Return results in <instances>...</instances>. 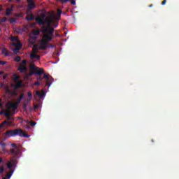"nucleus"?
Here are the masks:
<instances>
[{
	"instance_id": "obj_1",
	"label": "nucleus",
	"mask_w": 179,
	"mask_h": 179,
	"mask_svg": "<svg viewBox=\"0 0 179 179\" xmlns=\"http://www.w3.org/2000/svg\"><path fill=\"white\" fill-rule=\"evenodd\" d=\"M52 15H48L45 17L43 20V26L42 27V32L43 33V40L45 43L51 41L52 37H54V27H52Z\"/></svg>"
},
{
	"instance_id": "obj_2",
	"label": "nucleus",
	"mask_w": 179,
	"mask_h": 179,
	"mask_svg": "<svg viewBox=\"0 0 179 179\" xmlns=\"http://www.w3.org/2000/svg\"><path fill=\"white\" fill-rule=\"evenodd\" d=\"M30 71L27 74V76H33V75H38L36 79L38 81L41 82L44 78L41 76L44 73V69L37 67L34 64H29Z\"/></svg>"
},
{
	"instance_id": "obj_3",
	"label": "nucleus",
	"mask_w": 179,
	"mask_h": 179,
	"mask_svg": "<svg viewBox=\"0 0 179 179\" xmlns=\"http://www.w3.org/2000/svg\"><path fill=\"white\" fill-rule=\"evenodd\" d=\"M5 135L8 136V138H12V136H16L17 135L21 137L24 136V138H30V136L24 133L20 128L8 130L5 133Z\"/></svg>"
},
{
	"instance_id": "obj_4",
	"label": "nucleus",
	"mask_w": 179,
	"mask_h": 179,
	"mask_svg": "<svg viewBox=\"0 0 179 179\" xmlns=\"http://www.w3.org/2000/svg\"><path fill=\"white\" fill-rule=\"evenodd\" d=\"M11 146L12 148H15V149H10V153L13 155L14 157L18 158L19 154L20 153V151H19V148H17V145H16L15 143H11Z\"/></svg>"
},
{
	"instance_id": "obj_5",
	"label": "nucleus",
	"mask_w": 179,
	"mask_h": 179,
	"mask_svg": "<svg viewBox=\"0 0 179 179\" xmlns=\"http://www.w3.org/2000/svg\"><path fill=\"white\" fill-rule=\"evenodd\" d=\"M45 19V13H41L40 15V17H38L36 18V21L39 24V26H41V24L43 26H44Z\"/></svg>"
},
{
	"instance_id": "obj_6",
	"label": "nucleus",
	"mask_w": 179,
	"mask_h": 179,
	"mask_svg": "<svg viewBox=\"0 0 179 179\" xmlns=\"http://www.w3.org/2000/svg\"><path fill=\"white\" fill-rule=\"evenodd\" d=\"M44 96H45V92H44V90L36 91V94L34 95V99L35 100H37V97H39V99H43Z\"/></svg>"
},
{
	"instance_id": "obj_7",
	"label": "nucleus",
	"mask_w": 179,
	"mask_h": 179,
	"mask_svg": "<svg viewBox=\"0 0 179 179\" xmlns=\"http://www.w3.org/2000/svg\"><path fill=\"white\" fill-rule=\"evenodd\" d=\"M0 115H5L8 118V120H10V118H11L10 117V110H6L5 109H3V110H1Z\"/></svg>"
},
{
	"instance_id": "obj_8",
	"label": "nucleus",
	"mask_w": 179,
	"mask_h": 179,
	"mask_svg": "<svg viewBox=\"0 0 179 179\" xmlns=\"http://www.w3.org/2000/svg\"><path fill=\"white\" fill-rule=\"evenodd\" d=\"M18 105L19 104L16 102L13 103H6V107L8 108H13V110L15 111L16 110V108H17Z\"/></svg>"
},
{
	"instance_id": "obj_9",
	"label": "nucleus",
	"mask_w": 179,
	"mask_h": 179,
	"mask_svg": "<svg viewBox=\"0 0 179 179\" xmlns=\"http://www.w3.org/2000/svg\"><path fill=\"white\" fill-rule=\"evenodd\" d=\"M14 83V89H20L23 86V81L22 80H19L18 81H15Z\"/></svg>"
},
{
	"instance_id": "obj_10",
	"label": "nucleus",
	"mask_w": 179,
	"mask_h": 179,
	"mask_svg": "<svg viewBox=\"0 0 179 179\" xmlns=\"http://www.w3.org/2000/svg\"><path fill=\"white\" fill-rule=\"evenodd\" d=\"M14 47L15 48L13 49V51L16 52L17 51H19L20 48H22V43L20 42H18L17 43H13Z\"/></svg>"
},
{
	"instance_id": "obj_11",
	"label": "nucleus",
	"mask_w": 179,
	"mask_h": 179,
	"mask_svg": "<svg viewBox=\"0 0 179 179\" xmlns=\"http://www.w3.org/2000/svg\"><path fill=\"white\" fill-rule=\"evenodd\" d=\"M36 54L37 52H33V53L30 55V57L31 58V59H40V55H38Z\"/></svg>"
},
{
	"instance_id": "obj_12",
	"label": "nucleus",
	"mask_w": 179,
	"mask_h": 179,
	"mask_svg": "<svg viewBox=\"0 0 179 179\" xmlns=\"http://www.w3.org/2000/svg\"><path fill=\"white\" fill-rule=\"evenodd\" d=\"M17 71H19L21 73H27V67H23V68H18Z\"/></svg>"
},
{
	"instance_id": "obj_13",
	"label": "nucleus",
	"mask_w": 179,
	"mask_h": 179,
	"mask_svg": "<svg viewBox=\"0 0 179 179\" xmlns=\"http://www.w3.org/2000/svg\"><path fill=\"white\" fill-rule=\"evenodd\" d=\"M43 30H40L39 29H33L32 30V34L33 36H39L40 31H42Z\"/></svg>"
},
{
	"instance_id": "obj_14",
	"label": "nucleus",
	"mask_w": 179,
	"mask_h": 179,
	"mask_svg": "<svg viewBox=\"0 0 179 179\" xmlns=\"http://www.w3.org/2000/svg\"><path fill=\"white\" fill-rule=\"evenodd\" d=\"M29 103H30V101H27V99H25V101L22 104V107H23L24 111H26V110H27V106H29Z\"/></svg>"
},
{
	"instance_id": "obj_15",
	"label": "nucleus",
	"mask_w": 179,
	"mask_h": 179,
	"mask_svg": "<svg viewBox=\"0 0 179 179\" xmlns=\"http://www.w3.org/2000/svg\"><path fill=\"white\" fill-rule=\"evenodd\" d=\"M27 8L29 10L34 9V8H36V3H34V1L29 3L27 6Z\"/></svg>"
},
{
	"instance_id": "obj_16",
	"label": "nucleus",
	"mask_w": 179,
	"mask_h": 179,
	"mask_svg": "<svg viewBox=\"0 0 179 179\" xmlns=\"http://www.w3.org/2000/svg\"><path fill=\"white\" fill-rule=\"evenodd\" d=\"M52 82H54V78L49 77L48 81H46V85L49 87L51 86Z\"/></svg>"
},
{
	"instance_id": "obj_17",
	"label": "nucleus",
	"mask_w": 179,
	"mask_h": 179,
	"mask_svg": "<svg viewBox=\"0 0 179 179\" xmlns=\"http://www.w3.org/2000/svg\"><path fill=\"white\" fill-rule=\"evenodd\" d=\"M25 19L26 20H28V22H30L34 19V15H33V14L29 15L25 17Z\"/></svg>"
},
{
	"instance_id": "obj_18",
	"label": "nucleus",
	"mask_w": 179,
	"mask_h": 179,
	"mask_svg": "<svg viewBox=\"0 0 179 179\" xmlns=\"http://www.w3.org/2000/svg\"><path fill=\"white\" fill-rule=\"evenodd\" d=\"M37 40V38L36 36H30L29 41L31 44H34V43H36V41Z\"/></svg>"
},
{
	"instance_id": "obj_19",
	"label": "nucleus",
	"mask_w": 179,
	"mask_h": 179,
	"mask_svg": "<svg viewBox=\"0 0 179 179\" xmlns=\"http://www.w3.org/2000/svg\"><path fill=\"white\" fill-rule=\"evenodd\" d=\"M32 50H33V52L38 53V50H40V47H38V45H34Z\"/></svg>"
},
{
	"instance_id": "obj_20",
	"label": "nucleus",
	"mask_w": 179,
	"mask_h": 179,
	"mask_svg": "<svg viewBox=\"0 0 179 179\" xmlns=\"http://www.w3.org/2000/svg\"><path fill=\"white\" fill-rule=\"evenodd\" d=\"M23 97H24V94H21L20 96H19V98L17 99L15 103H17V104H20V101H22V99H23Z\"/></svg>"
},
{
	"instance_id": "obj_21",
	"label": "nucleus",
	"mask_w": 179,
	"mask_h": 179,
	"mask_svg": "<svg viewBox=\"0 0 179 179\" xmlns=\"http://www.w3.org/2000/svg\"><path fill=\"white\" fill-rule=\"evenodd\" d=\"M27 96L29 99H27V101H31V99H33V94H31V92H27Z\"/></svg>"
},
{
	"instance_id": "obj_22",
	"label": "nucleus",
	"mask_w": 179,
	"mask_h": 179,
	"mask_svg": "<svg viewBox=\"0 0 179 179\" xmlns=\"http://www.w3.org/2000/svg\"><path fill=\"white\" fill-rule=\"evenodd\" d=\"M13 10V8H6V16H9V15H10V12H12Z\"/></svg>"
},
{
	"instance_id": "obj_23",
	"label": "nucleus",
	"mask_w": 179,
	"mask_h": 179,
	"mask_svg": "<svg viewBox=\"0 0 179 179\" xmlns=\"http://www.w3.org/2000/svg\"><path fill=\"white\" fill-rule=\"evenodd\" d=\"M51 76H50V74H48V73H44L43 74V78L44 79H46V82L47 81H48V80H50V78Z\"/></svg>"
},
{
	"instance_id": "obj_24",
	"label": "nucleus",
	"mask_w": 179,
	"mask_h": 179,
	"mask_svg": "<svg viewBox=\"0 0 179 179\" xmlns=\"http://www.w3.org/2000/svg\"><path fill=\"white\" fill-rule=\"evenodd\" d=\"M3 54H4V55H6V57H8V55H9V51L7 50L6 48H3Z\"/></svg>"
},
{
	"instance_id": "obj_25",
	"label": "nucleus",
	"mask_w": 179,
	"mask_h": 179,
	"mask_svg": "<svg viewBox=\"0 0 179 179\" xmlns=\"http://www.w3.org/2000/svg\"><path fill=\"white\" fill-rule=\"evenodd\" d=\"M7 167L9 169H12V167H13V164H12V162L8 161L7 162Z\"/></svg>"
},
{
	"instance_id": "obj_26",
	"label": "nucleus",
	"mask_w": 179,
	"mask_h": 179,
	"mask_svg": "<svg viewBox=\"0 0 179 179\" xmlns=\"http://www.w3.org/2000/svg\"><path fill=\"white\" fill-rule=\"evenodd\" d=\"M21 59L22 58H20V56H17L15 57L14 61H15V62H20Z\"/></svg>"
},
{
	"instance_id": "obj_27",
	"label": "nucleus",
	"mask_w": 179,
	"mask_h": 179,
	"mask_svg": "<svg viewBox=\"0 0 179 179\" xmlns=\"http://www.w3.org/2000/svg\"><path fill=\"white\" fill-rule=\"evenodd\" d=\"M3 125H5V124H7V125H9V124H10V122H9V119L7 118V120H4L2 122Z\"/></svg>"
},
{
	"instance_id": "obj_28",
	"label": "nucleus",
	"mask_w": 179,
	"mask_h": 179,
	"mask_svg": "<svg viewBox=\"0 0 179 179\" xmlns=\"http://www.w3.org/2000/svg\"><path fill=\"white\" fill-rule=\"evenodd\" d=\"M6 20H8V18L6 17H4L0 19V23H4V22H6Z\"/></svg>"
},
{
	"instance_id": "obj_29",
	"label": "nucleus",
	"mask_w": 179,
	"mask_h": 179,
	"mask_svg": "<svg viewBox=\"0 0 179 179\" xmlns=\"http://www.w3.org/2000/svg\"><path fill=\"white\" fill-rule=\"evenodd\" d=\"M9 21H10V23H15L16 22V18L11 17V18H10Z\"/></svg>"
},
{
	"instance_id": "obj_30",
	"label": "nucleus",
	"mask_w": 179,
	"mask_h": 179,
	"mask_svg": "<svg viewBox=\"0 0 179 179\" xmlns=\"http://www.w3.org/2000/svg\"><path fill=\"white\" fill-rule=\"evenodd\" d=\"M19 80V76L15 75L14 76V82H17Z\"/></svg>"
},
{
	"instance_id": "obj_31",
	"label": "nucleus",
	"mask_w": 179,
	"mask_h": 179,
	"mask_svg": "<svg viewBox=\"0 0 179 179\" xmlns=\"http://www.w3.org/2000/svg\"><path fill=\"white\" fill-rule=\"evenodd\" d=\"M4 171H5V169L3 166H0V174H3Z\"/></svg>"
},
{
	"instance_id": "obj_32",
	"label": "nucleus",
	"mask_w": 179,
	"mask_h": 179,
	"mask_svg": "<svg viewBox=\"0 0 179 179\" xmlns=\"http://www.w3.org/2000/svg\"><path fill=\"white\" fill-rule=\"evenodd\" d=\"M48 47H49V48H55V45H54L52 43H49Z\"/></svg>"
},
{
	"instance_id": "obj_33",
	"label": "nucleus",
	"mask_w": 179,
	"mask_h": 179,
	"mask_svg": "<svg viewBox=\"0 0 179 179\" xmlns=\"http://www.w3.org/2000/svg\"><path fill=\"white\" fill-rule=\"evenodd\" d=\"M21 64L24 65L26 66V65L27 64V60L24 59L22 62Z\"/></svg>"
},
{
	"instance_id": "obj_34",
	"label": "nucleus",
	"mask_w": 179,
	"mask_h": 179,
	"mask_svg": "<svg viewBox=\"0 0 179 179\" xmlns=\"http://www.w3.org/2000/svg\"><path fill=\"white\" fill-rule=\"evenodd\" d=\"M51 27H53L54 30H55V28L58 27V24H54L53 25L52 24Z\"/></svg>"
},
{
	"instance_id": "obj_35",
	"label": "nucleus",
	"mask_w": 179,
	"mask_h": 179,
	"mask_svg": "<svg viewBox=\"0 0 179 179\" xmlns=\"http://www.w3.org/2000/svg\"><path fill=\"white\" fill-rule=\"evenodd\" d=\"M29 124L31 125V127H34V125H36L37 122L31 121V122H29Z\"/></svg>"
},
{
	"instance_id": "obj_36",
	"label": "nucleus",
	"mask_w": 179,
	"mask_h": 179,
	"mask_svg": "<svg viewBox=\"0 0 179 179\" xmlns=\"http://www.w3.org/2000/svg\"><path fill=\"white\" fill-rule=\"evenodd\" d=\"M57 15H62V10H61L60 9H58L57 10Z\"/></svg>"
},
{
	"instance_id": "obj_37",
	"label": "nucleus",
	"mask_w": 179,
	"mask_h": 179,
	"mask_svg": "<svg viewBox=\"0 0 179 179\" xmlns=\"http://www.w3.org/2000/svg\"><path fill=\"white\" fill-rule=\"evenodd\" d=\"M6 178H10L12 177V173H8L6 176Z\"/></svg>"
},
{
	"instance_id": "obj_38",
	"label": "nucleus",
	"mask_w": 179,
	"mask_h": 179,
	"mask_svg": "<svg viewBox=\"0 0 179 179\" xmlns=\"http://www.w3.org/2000/svg\"><path fill=\"white\" fill-rule=\"evenodd\" d=\"M6 64V62L0 60V65H5Z\"/></svg>"
},
{
	"instance_id": "obj_39",
	"label": "nucleus",
	"mask_w": 179,
	"mask_h": 179,
	"mask_svg": "<svg viewBox=\"0 0 179 179\" xmlns=\"http://www.w3.org/2000/svg\"><path fill=\"white\" fill-rule=\"evenodd\" d=\"M71 0H62V3H66V2H70Z\"/></svg>"
},
{
	"instance_id": "obj_40",
	"label": "nucleus",
	"mask_w": 179,
	"mask_h": 179,
	"mask_svg": "<svg viewBox=\"0 0 179 179\" xmlns=\"http://www.w3.org/2000/svg\"><path fill=\"white\" fill-rule=\"evenodd\" d=\"M71 5H76V1L75 0H71Z\"/></svg>"
},
{
	"instance_id": "obj_41",
	"label": "nucleus",
	"mask_w": 179,
	"mask_h": 179,
	"mask_svg": "<svg viewBox=\"0 0 179 179\" xmlns=\"http://www.w3.org/2000/svg\"><path fill=\"white\" fill-rule=\"evenodd\" d=\"M34 85H36V86H40V81L37 80L35 82Z\"/></svg>"
},
{
	"instance_id": "obj_42",
	"label": "nucleus",
	"mask_w": 179,
	"mask_h": 179,
	"mask_svg": "<svg viewBox=\"0 0 179 179\" xmlns=\"http://www.w3.org/2000/svg\"><path fill=\"white\" fill-rule=\"evenodd\" d=\"M11 164H16V160L15 159H10Z\"/></svg>"
},
{
	"instance_id": "obj_43",
	"label": "nucleus",
	"mask_w": 179,
	"mask_h": 179,
	"mask_svg": "<svg viewBox=\"0 0 179 179\" xmlns=\"http://www.w3.org/2000/svg\"><path fill=\"white\" fill-rule=\"evenodd\" d=\"M25 67H26V66H24V64H20L18 68H25Z\"/></svg>"
},
{
	"instance_id": "obj_44",
	"label": "nucleus",
	"mask_w": 179,
	"mask_h": 179,
	"mask_svg": "<svg viewBox=\"0 0 179 179\" xmlns=\"http://www.w3.org/2000/svg\"><path fill=\"white\" fill-rule=\"evenodd\" d=\"M34 110H36V108H38V104H35L34 106Z\"/></svg>"
},
{
	"instance_id": "obj_45",
	"label": "nucleus",
	"mask_w": 179,
	"mask_h": 179,
	"mask_svg": "<svg viewBox=\"0 0 179 179\" xmlns=\"http://www.w3.org/2000/svg\"><path fill=\"white\" fill-rule=\"evenodd\" d=\"M34 0H27V2H28V3H31V2H34Z\"/></svg>"
},
{
	"instance_id": "obj_46",
	"label": "nucleus",
	"mask_w": 179,
	"mask_h": 179,
	"mask_svg": "<svg viewBox=\"0 0 179 179\" xmlns=\"http://www.w3.org/2000/svg\"><path fill=\"white\" fill-rule=\"evenodd\" d=\"M6 78H8V75H4V76H3V80L6 79Z\"/></svg>"
},
{
	"instance_id": "obj_47",
	"label": "nucleus",
	"mask_w": 179,
	"mask_h": 179,
	"mask_svg": "<svg viewBox=\"0 0 179 179\" xmlns=\"http://www.w3.org/2000/svg\"><path fill=\"white\" fill-rule=\"evenodd\" d=\"M12 94H14L15 96H17V94L15 92H12Z\"/></svg>"
},
{
	"instance_id": "obj_48",
	"label": "nucleus",
	"mask_w": 179,
	"mask_h": 179,
	"mask_svg": "<svg viewBox=\"0 0 179 179\" xmlns=\"http://www.w3.org/2000/svg\"><path fill=\"white\" fill-rule=\"evenodd\" d=\"M10 174H11V176H12V174H13V170L10 171Z\"/></svg>"
},
{
	"instance_id": "obj_49",
	"label": "nucleus",
	"mask_w": 179,
	"mask_h": 179,
	"mask_svg": "<svg viewBox=\"0 0 179 179\" xmlns=\"http://www.w3.org/2000/svg\"><path fill=\"white\" fill-rule=\"evenodd\" d=\"M3 159H2V158H0V163H3Z\"/></svg>"
},
{
	"instance_id": "obj_50",
	"label": "nucleus",
	"mask_w": 179,
	"mask_h": 179,
	"mask_svg": "<svg viewBox=\"0 0 179 179\" xmlns=\"http://www.w3.org/2000/svg\"><path fill=\"white\" fill-rule=\"evenodd\" d=\"M0 75H3V71H0Z\"/></svg>"
},
{
	"instance_id": "obj_51",
	"label": "nucleus",
	"mask_w": 179,
	"mask_h": 179,
	"mask_svg": "<svg viewBox=\"0 0 179 179\" xmlns=\"http://www.w3.org/2000/svg\"><path fill=\"white\" fill-rule=\"evenodd\" d=\"M7 93H12V92H10V90H7Z\"/></svg>"
},
{
	"instance_id": "obj_52",
	"label": "nucleus",
	"mask_w": 179,
	"mask_h": 179,
	"mask_svg": "<svg viewBox=\"0 0 179 179\" xmlns=\"http://www.w3.org/2000/svg\"><path fill=\"white\" fill-rule=\"evenodd\" d=\"M0 127H3V123L0 124Z\"/></svg>"
},
{
	"instance_id": "obj_53",
	"label": "nucleus",
	"mask_w": 179,
	"mask_h": 179,
	"mask_svg": "<svg viewBox=\"0 0 179 179\" xmlns=\"http://www.w3.org/2000/svg\"><path fill=\"white\" fill-rule=\"evenodd\" d=\"M2 107V103H0V108Z\"/></svg>"
},
{
	"instance_id": "obj_54",
	"label": "nucleus",
	"mask_w": 179,
	"mask_h": 179,
	"mask_svg": "<svg viewBox=\"0 0 179 179\" xmlns=\"http://www.w3.org/2000/svg\"><path fill=\"white\" fill-rule=\"evenodd\" d=\"M56 36H57V37H59V34H56Z\"/></svg>"
},
{
	"instance_id": "obj_55",
	"label": "nucleus",
	"mask_w": 179,
	"mask_h": 179,
	"mask_svg": "<svg viewBox=\"0 0 179 179\" xmlns=\"http://www.w3.org/2000/svg\"><path fill=\"white\" fill-rule=\"evenodd\" d=\"M0 10H2V7H1V6H0Z\"/></svg>"
},
{
	"instance_id": "obj_56",
	"label": "nucleus",
	"mask_w": 179,
	"mask_h": 179,
	"mask_svg": "<svg viewBox=\"0 0 179 179\" xmlns=\"http://www.w3.org/2000/svg\"><path fill=\"white\" fill-rule=\"evenodd\" d=\"M12 0H10V2ZM16 1H17L18 2H19V1H20V0H16Z\"/></svg>"
},
{
	"instance_id": "obj_57",
	"label": "nucleus",
	"mask_w": 179,
	"mask_h": 179,
	"mask_svg": "<svg viewBox=\"0 0 179 179\" xmlns=\"http://www.w3.org/2000/svg\"><path fill=\"white\" fill-rule=\"evenodd\" d=\"M0 103H1V100H0Z\"/></svg>"
}]
</instances>
